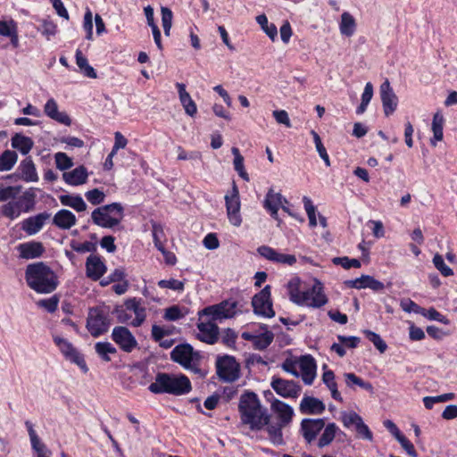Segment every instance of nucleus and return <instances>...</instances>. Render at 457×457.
I'll return each mask as SVG.
<instances>
[{
	"mask_svg": "<svg viewBox=\"0 0 457 457\" xmlns=\"http://www.w3.org/2000/svg\"><path fill=\"white\" fill-rule=\"evenodd\" d=\"M238 411L241 423L247 425L253 431L262 430L270 421L268 410L261 404L258 395L253 392L241 395Z\"/></svg>",
	"mask_w": 457,
	"mask_h": 457,
	"instance_id": "nucleus-1",
	"label": "nucleus"
},
{
	"mask_svg": "<svg viewBox=\"0 0 457 457\" xmlns=\"http://www.w3.org/2000/svg\"><path fill=\"white\" fill-rule=\"evenodd\" d=\"M28 286L38 294H49L58 285L55 273L43 262L29 264L25 270Z\"/></svg>",
	"mask_w": 457,
	"mask_h": 457,
	"instance_id": "nucleus-2",
	"label": "nucleus"
},
{
	"mask_svg": "<svg viewBox=\"0 0 457 457\" xmlns=\"http://www.w3.org/2000/svg\"><path fill=\"white\" fill-rule=\"evenodd\" d=\"M191 383L185 375L174 376L159 372L155 381L150 384L148 389L154 394H170L182 395L191 391Z\"/></svg>",
	"mask_w": 457,
	"mask_h": 457,
	"instance_id": "nucleus-3",
	"label": "nucleus"
},
{
	"mask_svg": "<svg viewBox=\"0 0 457 457\" xmlns=\"http://www.w3.org/2000/svg\"><path fill=\"white\" fill-rule=\"evenodd\" d=\"M123 218V207L120 203L100 206L92 212V221L104 228H112L118 224Z\"/></svg>",
	"mask_w": 457,
	"mask_h": 457,
	"instance_id": "nucleus-4",
	"label": "nucleus"
},
{
	"mask_svg": "<svg viewBox=\"0 0 457 457\" xmlns=\"http://www.w3.org/2000/svg\"><path fill=\"white\" fill-rule=\"evenodd\" d=\"M170 359L181 365L184 369L188 370L195 374H201L202 370L199 368L201 356L198 352L194 351V348L189 344H180L173 348L170 353Z\"/></svg>",
	"mask_w": 457,
	"mask_h": 457,
	"instance_id": "nucleus-5",
	"label": "nucleus"
},
{
	"mask_svg": "<svg viewBox=\"0 0 457 457\" xmlns=\"http://www.w3.org/2000/svg\"><path fill=\"white\" fill-rule=\"evenodd\" d=\"M35 206V195L25 192L15 201H10L1 207V213L10 220L18 218L21 212H29Z\"/></svg>",
	"mask_w": 457,
	"mask_h": 457,
	"instance_id": "nucleus-6",
	"label": "nucleus"
},
{
	"mask_svg": "<svg viewBox=\"0 0 457 457\" xmlns=\"http://www.w3.org/2000/svg\"><path fill=\"white\" fill-rule=\"evenodd\" d=\"M216 371L219 378L224 382H234L240 377V365L235 357L224 355L216 361Z\"/></svg>",
	"mask_w": 457,
	"mask_h": 457,
	"instance_id": "nucleus-7",
	"label": "nucleus"
},
{
	"mask_svg": "<svg viewBox=\"0 0 457 457\" xmlns=\"http://www.w3.org/2000/svg\"><path fill=\"white\" fill-rule=\"evenodd\" d=\"M300 298H303V301L296 303L297 305L312 308H320L328 303V298L323 293V286L317 279L314 280V284L311 287H304Z\"/></svg>",
	"mask_w": 457,
	"mask_h": 457,
	"instance_id": "nucleus-8",
	"label": "nucleus"
},
{
	"mask_svg": "<svg viewBox=\"0 0 457 457\" xmlns=\"http://www.w3.org/2000/svg\"><path fill=\"white\" fill-rule=\"evenodd\" d=\"M110 327V320L107 314L99 308L89 310L87 319V328L92 337H97L107 332Z\"/></svg>",
	"mask_w": 457,
	"mask_h": 457,
	"instance_id": "nucleus-9",
	"label": "nucleus"
},
{
	"mask_svg": "<svg viewBox=\"0 0 457 457\" xmlns=\"http://www.w3.org/2000/svg\"><path fill=\"white\" fill-rule=\"evenodd\" d=\"M237 303L223 301L219 304L204 308L198 312L199 317L207 316L212 320L232 318L236 314Z\"/></svg>",
	"mask_w": 457,
	"mask_h": 457,
	"instance_id": "nucleus-10",
	"label": "nucleus"
},
{
	"mask_svg": "<svg viewBox=\"0 0 457 457\" xmlns=\"http://www.w3.org/2000/svg\"><path fill=\"white\" fill-rule=\"evenodd\" d=\"M252 305L255 314L271 318L275 315L270 300V286L267 285L252 299Z\"/></svg>",
	"mask_w": 457,
	"mask_h": 457,
	"instance_id": "nucleus-11",
	"label": "nucleus"
},
{
	"mask_svg": "<svg viewBox=\"0 0 457 457\" xmlns=\"http://www.w3.org/2000/svg\"><path fill=\"white\" fill-rule=\"evenodd\" d=\"M54 342L67 360L77 364L85 373L88 371L83 355L77 351L71 342L59 336L54 337Z\"/></svg>",
	"mask_w": 457,
	"mask_h": 457,
	"instance_id": "nucleus-12",
	"label": "nucleus"
},
{
	"mask_svg": "<svg viewBox=\"0 0 457 457\" xmlns=\"http://www.w3.org/2000/svg\"><path fill=\"white\" fill-rule=\"evenodd\" d=\"M225 202L229 222L235 227H239L242 223L240 215V200L239 192L235 183L233 184L230 195H225Z\"/></svg>",
	"mask_w": 457,
	"mask_h": 457,
	"instance_id": "nucleus-13",
	"label": "nucleus"
},
{
	"mask_svg": "<svg viewBox=\"0 0 457 457\" xmlns=\"http://www.w3.org/2000/svg\"><path fill=\"white\" fill-rule=\"evenodd\" d=\"M112 339L126 353H131L137 346L135 337L123 326H117L112 329Z\"/></svg>",
	"mask_w": 457,
	"mask_h": 457,
	"instance_id": "nucleus-14",
	"label": "nucleus"
},
{
	"mask_svg": "<svg viewBox=\"0 0 457 457\" xmlns=\"http://www.w3.org/2000/svg\"><path fill=\"white\" fill-rule=\"evenodd\" d=\"M379 95L384 113L386 117H388L392 115L396 110L398 105V97L394 92L387 79L380 85Z\"/></svg>",
	"mask_w": 457,
	"mask_h": 457,
	"instance_id": "nucleus-15",
	"label": "nucleus"
},
{
	"mask_svg": "<svg viewBox=\"0 0 457 457\" xmlns=\"http://www.w3.org/2000/svg\"><path fill=\"white\" fill-rule=\"evenodd\" d=\"M212 319L208 321H199L197 323V328L199 333L197 338L208 345H214L219 340L220 328L217 324Z\"/></svg>",
	"mask_w": 457,
	"mask_h": 457,
	"instance_id": "nucleus-16",
	"label": "nucleus"
},
{
	"mask_svg": "<svg viewBox=\"0 0 457 457\" xmlns=\"http://www.w3.org/2000/svg\"><path fill=\"white\" fill-rule=\"evenodd\" d=\"M270 385L278 395L285 398H295L301 391L300 386L293 380H286L280 378H273Z\"/></svg>",
	"mask_w": 457,
	"mask_h": 457,
	"instance_id": "nucleus-17",
	"label": "nucleus"
},
{
	"mask_svg": "<svg viewBox=\"0 0 457 457\" xmlns=\"http://www.w3.org/2000/svg\"><path fill=\"white\" fill-rule=\"evenodd\" d=\"M51 214L47 212L38 213L25 219L21 222V229L29 236L38 233L50 219Z\"/></svg>",
	"mask_w": 457,
	"mask_h": 457,
	"instance_id": "nucleus-18",
	"label": "nucleus"
},
{
	"mask_svg": "<svg viewBox=\"0 0 457 457\" xmlns=\"http://www.w3.org/2000/svg\"><path fill=\"white\" fill-rule=\"evenodd\" d=\"M324 426L323 419H303L301 422V430L307 443L313 441Z\"/></svg>",
	"mask_w": 457,
	"mask_h": 457,
	"instance_id": "nucleus-19",
	"label": "nucleus"
},
{
	"mask_svg": "<svg viewBox=\"0 0 457 457\" xmlns=\"http://www.w3.org/2000/svg\"><path fill=\"white\" fill-rule=\"evenodd\" d=\"M282 204H287V200L284 198L280 193H275L272 188L269 189L263 201V207L276 220H279L278 217V212Z\"/></svg>",
	"mask_w": 457,
	"mask_h": 457,
	"instance_id": "nucleus-20",
	"label": "nucleus"
},
{
	"mask_svg": "<svg viewBox=\"0 0 457 457\" xmlns=\"http://www.w3.org/2000/svg\"><path fill=\"white\" fill-rule=\"evenodd\" d=\"M127 310L135 314V318L130 321V326L140 327L146 318L145 308L142 306L141 300L136 297L129 298L124 301Z\"/></svg>",
	"mask_w": 457,
	"mask_h": 457,
	"instance_id": "nucleus-21",
	"label": "nucleus"
},
{
	"mask_svg": "<svg viewBox=\"0 0 457 457\" xmlns=\"http://www.w3.org/2000/svg\"><path fill=\"white\" fill-rule=\"evenodd\" d=\"M106 266L97 255L91 254L86 262L87 276L92 280H98L105 273Z\"/></svg>",
	"mask_w": 457,
	"mask_h": 457,
	"instance_id": "nucleus-22",
	"label": "nucleus"
},
{
	"mask_svg": "<svg viewBox=\"0 0 457 457\" xmlns=\"http://www.w3.org/2000/svg\"><path fill=\"white\" fill-rule=\"evenodd\" d=\"M299 367L303 381L312 385L316 376V362L312 356L303 355L299 360Z\"/></svg>",
	"mask_w": 457,
	"mask_h": 457,
	"instance_id": "nucleus-23",
	"label": "nucleus"
},
{
	"mask_svg": "<svg viewBox=\"0 0 457 457\" xmlns=\"http://www.w3.org/2000/svg\"><path fill=\"white\" fill-rule=\"evenodd\" d=\"M271 410L277 414L280 426H287L291 421L294 415L293 408L287 403L275 399L271 403Z\"/></svg>",
	"mask_w": 457,
	"mask_h": 457,
	"instance_id": "nucleus-24",
	"label": "nucleus"
},
{
	"mask_svg": "<svg viewBox=\"0 0 457 457\" xmlns=\"http://www.w3.org/2000/svg\"><path fill=\"white\" fill-rule=\"evenodd\" d=\"M44 112L47 117L61 124L70 126L71 123V120L66 112L58 111V104L54 98L47 100L44 106Z\"/></svg>",
	"mask_w": 457,
	"mask_h": 457,
	"instance_id": "nucleus-25",
	"label": "nucleus"
},
{
	"mask_svg": "<svg viewBox=\"0 0 457 457\" xmlns=\"http://www.w3.org/2000/svg\"><path fill=\"white\" fill-rule=\"evenodd\" d=\"M325 411L322 401L312 396H304L300 403V411L303 414H321Z\"/></svg>",
	"mask_w": 457,
	"mask_h": 457,
	"instance_id": "nucleus-26",
	"label": "nucleus"
},
{
	"mask_svg": "<svg viewBox=\"0 0 457 457\" xmlns=\"http://www.w3.org/2000/svg\"><path fill=\"white\" fill-rule=\"evenodd\" d=\"M18 250L20 256L27 260L38 258L45 252L43 244L36 241L21 244L18 246Z\"/></svg>",
	"mask_w": 457,
	"mask_h": 457,
	"instance_id": "nucleus-27",
	"label": "nucleus"
},
{
	"mask_svg": "<svg viewBox=\"0 0 457 457\" xmlns=\"http://www.w3.org/2000/svg\"><path fill=\"white\" fill-rule=\"evenodd\" d=\"M88 173L85 166L80 165L62 174L63 180L71 186H79L87 180Z\"/></svg>",
	"mask_w": 457,
	"mask_h": 457,
	"instance_id": "nucleus-28",
	"label": "nucleus"
},
{
	"mask_svg": "<svg viewBox=\"0 0 457 457\" xmlns=\"http://www.w3.org/2000/svg\"><path fill=\"white\" fill-rule=\"evenodd\" d=\"M178 88L179 101L187 114L193 117L197 112L195 103L191 98L190 95L186 90V86L183 83H176Z\"/></svg>",
	"mask_w": 457,
	"mask_h": 457,
	"instance_id": "nucleus-29",
	"label": "nucleus"
},
{
	"mask_svg": "<svg viewBox=\"0 0 457 457\" xmlns=\"http://www.w3.org/2000/svg\"><path fill=\"white\" fill-rule=\"evenodd\" d=\"M76 216L69 210L62 209L53 218V224L62 229H70L76 224Z\"/></svg>",
	"mask_w": 457,
	"mask_h": 457,
	"instance_id": "nucleus-30",
	"label": "nucleus"
},
{
	"mask_svg": "<svg viewBox=\"0 0 457 457\" xmlns=\"http://www.w3.org/2000/svg\"><path fill=\"white\" fill-rule=\"evenodd\" d=\"M33 145V140L29 137L23 136L22 134L16 133L12 137V146L14 149L20 151L23 155L29 154Z\"/></svg>",
	"mask_w": 457,
	"mask_h": 457,
	"instance_id": "nucleus-31",
	"label": "nucleus"
},
{
	"mask_svg": "<svg viewBox=\"0 0 457 457\" xmlns=\"http://www.w3.org/2000/svg\"><path fill=\"white\" fill-rule=\"evenodd\" d=\"M20 170L21 172V178L25 181L36 182L38 180L35 164L30 157L25 158L21 162Z\"/></svg>",
	"mask_w": 457,
	"mask_h": 457,
	"instance_id": "nucleus-32",
	"label": "nucleus"
},
{
	"mask_svg": "<svg viewBox=\"0 0 457 457\" xmlns=\"http://www.w3.org/2000/svg\"><path fill=\"white\" fill-rule=\"evenodd\" d=\"M59 199L62 205L71 207L77 212H83L87 209L85 201L79 195H62Z\"/></svg>",
	"mask_w": 457,
	"mask_h": 457,
	"instance_id": "nucleus-33",
	"label": "nucleus"
},
{
	"mask_svg": "<svg viewBox=\"0 0 457 457\" xmlns=\"http://www.w3.org/2000/svg\"><path fill=\"white\" fill-rule=\"evenodd\" d=\"M303 288L304 287H303L302 281L298 277L292 278L287 283L290 301L295 304L302 303L303 299L300 298V295L303 293Z\"/></svg>",
	"mask_w": 457,
	"mask_h": 457,
	"instance_id": "nucleus-34",
	"label": "nucleus"
},
{
	"mask_svg": "<svg viewBox=\"0 0 457 457\" xmlns=\"http://www.w3.org/2000/svg\"><path fill=\"white\" fill-rule=\"evenodd\" d=\"M322 381L330 390L332 398L335 399L336 401L343 402L341 394L337 390V384L335 381V374L332 370H328L324 371L322 375Z\"/></svg>",
	"mask_w": 457,
	"mask_h": 457,
	"instance_id": "nucleus-35",
	"label": "nucleus"
},
{
	"mask_svg": "<svg viewBox=\"0 0 457 457\" xmlns=\"http://www.w3.org/2000/svg\"><path fill=\"white\" fill-rule=\"evenodd\" d=\"M339 29L344 36L351 37L354 34L356 22L352 14L347 12L342 13Z\"/></svg>",
	"mask_w": 457,
	"mask_h": 457,
	"instance_id": "nucleus-36",
	"label": "nucleus"
},
{
	"mask_svg": "<svg viewBox=\"0 0 457 457\" xmlns=\"http://www.w3.org/2000/svg\"><path fill=\"white\" fill-rule=\"evenodd\" d=\"M443 126H444V117L439 112L434 114L432 120V131L434 134L433 138L430 139V144L433 146L436 145L437 141L443 140L444 133H443Z\"/></svg>",
	"mask_w": 457,
	"mask_h": 457,
	"instance_id": "nucleus-37",
	"label": "nucleus"
},
{
	"mask_svg": "<svg viewBox=\"0 0 457 457\" xmlns=\"http://www.w3.org/2000/svg\"><path fill=\"white\" fill-rule=\"evenodd\" d=\"M76 63L80 71L87 78L96 79L97 77L95 69L88 64L87 59L82 54L80 50L76 51Z\"/></svg>",
	"mask_w": 457,
	"mask_h": 457,
	"instance_id": "nucleus-38",
	"label": "nucleus"
},
{
	"mask_svg": "<svg viewBox=\"0 0 457 457\" xmlns=\"http://www.w3.org/2000/svg\"><path fill=\"white\" fill-rule=\"evenodd\" d=\"M286 426H280V423L268 424L265 428L268 432L269 439L275 445H282L285 444L282 428Z\"/></svg>",
	"mask_w": 457,
	"mask_h": 457,
	"instance_id": "nucleus-39",
	"label": "nucleus"
},
{
	"mask_svg": "<svg viewBox=\"0 0 457 457\" xmlns=\"http://www.w3.org/2000/svg\"><path fill=\"white\" fill-rule=\"evenodd\" d=\"M96 353L104 361H110V354L117 353L116 348L109 342H98L95 345Z\"/></svg>",
	"mask_w": 457,
	"mask_h": 457,
	"instance_id": "nucleus-40",
	"label": "nucleus"
},
{
	"mask_svg": "<svg viewBox=\"0 0 457 457\" xmlns=\"http://www.w3.org/2000/svg\"><path fill=\"white\" fill-rule=\"evenodd\" d=\"M262 328L264 329V332L260 335H256L253 342L254 348L257 350L266 349L274 339V334L268 330L267 326H264Z\"/></svg>",
	"mask_w": 457,
	"mask_h": 457,
	"instance_id": "nucleus-41",
	"label": "nucleus"
},
{
	"mask_svg": "<svg viewBox=\"0 0 457 457\" xmlns=\"http://www.w3.org/2000/svg\"><path fill=\"white\" fill-rule=\"evenodd\" d=\"M344 377L346 386L350 388H353L354 386H358L369 392H373V386L371 383L364 381L361 378L357 377L354 373H345Z\"/></svg>",
	"mask_w": 457,
	"mask_h": 457,
	"instance_id": "nucleus-42",
	"label": "nucleus"
},
{
	"mask_svg": "<svg viewBox=\"0 0 457 457\" xmlns=\"http://www.w3.org/2000/svg\"><path fill=\"white\" fill-rule=\"evenodd\" d=\"M338 428L335 423H329L325 427V429L319 439L318 446L323 448L332 443L336 436Z\"/></svg>",
	"mask_w": 457,
	"mask_h": 457,
	"instance_id": "nucleus-43",
	"label": "nucleus"
},
{
	"mask_svg": "<svg viewBox=\"0 0 457 457\" xmlns=\"http://www.w3.org/2000/svg\"><path fill=\"white\" fill-rule=\"evenodd\" d=\"M257 23L261 26L262 29L266 35L272 40L275 41L278 36V29L275 24L269 23L265 14H260L256 17Z\"/></svg>",
	"mask_w": 457,
	"mask_h": 457,
	"instance_id": "nucleus-44",
	"label": "nucleus"
},
{
	"mask_svg": "<svg viewBox=\"0 0 457 457\" xmlns=\"http://www.w3.org/2000/svg\"><path fill=\"white\" fill-rule=\"evenodd\" d=\"M231 152L234 155V169L244 180L249 181V176L244 166V157L241 155L239 149L237 147H232Z\"/></svg>",
	"mask_w": 457,
	"mask_h": 457,
	"instance_id": "nucleus-45",
	"label": "nucleus"
},
{
	"mask_svg": "<svg viewBox=\"0 0 457 457\" xmlns=\"http://www.w3.org/2000/svg\"><path fill=\"white\" fill-rule=\"evenodd\" d=\"M17 154L13 151L5 150L0 155V171H7L12 169L17 162Z\"/></svg>",
	"mask_w": 457,
	"mask_h": 457,
	"instance_id": "nucleus-46",
	"label": "nucleus"
},
{
	"mask_svg": "<svg viewBox=\"0 0 457 457\" xmlns=\"http://www.w3.org/2000/svg\"><path fill=\"white\" fill-rule=\"evenodd\" d=\"M372 96H373V86L370 82H368V83H366V85L364 87L363 93L361 95V102L356 109L357 114H362L366 111L370 102L372 99Z\"/></svg>",
	"mask_w": 457,
	"mask_h": 457,
	"instance_id": "nucleus-47",
	"label": "nucleus"
},
{
	"mask_svg": "<svg viewBox=\"0 0 457 457\" xmlns=\"http://www.w3.org/2000/svg\"><path fill=\"white\" fill-rule=\"evenodd\" d=\"M152 234H153L154 243L155 247L159 251H162V247L164 246L163 242L166 240L162 226L160 223L153 222L152 223Z\"/></svg>",
	"mask_w": 457,
	"mask_h": 457,
	"instance_id": "nucleus-48",
	"label": "nucleus"
},
{
	"mask_svg": "<svg viewBox=\"0 0 457 457\" xmlns=\"http://www.w3.org/2000/svg\"><path fill=\"white\" fill-rule=\"evenodd\" d=\"M112 313L116 316L119 323L130 325V321L133 320L131 313L127 310L125 303L120 305H116Z\"/></svg>",
	"mask_w": 457,
	"mask_h": 457,
	"instance_id": "nucleus-49",
	"label": "nucleus"
},
{
	"mask_svg": "<svg viewBox=\"0 0 457 457\" xmlns=\"http://www.w3.org/2000/svg\"><path fill=\"white\" fill-rule=\"evenodd\" d=\"M312 136L313 137V141L315 144V147L317 152L319 153L320 157L324 161L327 167L330 166L329 156L327 153L325 146L321 142V138L319 134L315 130L311 131Z\"/></svg>",
	"mask_w": 457,
	"mask_h": 457,
	"instance_id": "nucleus-50",
	"label": "nucleus"
},
{
	"mask_svg": "<svg viewBox=\"0 0 457 457\" xmlns=\"http://www.w3.org/2000/svg\"><path fill=\"white\" fill-rule=\"evenodd\" d=\"M56 168L60 170H66L73 166V162L65 153H56L54 155Z\"/></svg>",
	"mask_w": 457,
	"mask_h": 457,
	"instance_id": "nucleus-51",
	"label": "nucleus"
},
{
	"mask_svg": "<svg viewBox=\"0 0 457 457\" xmlns=\"http://www.w3.org/2000/svg\"><path fill=\"white\" fill-rule=\"evenodd\" d=\"M366 336V337L373 343L374 346L382 353H384L386 348H387V345L386 344V342L381 338V337L373 332V331H370V330H364L363 332Z\"/></svg>",
	"mask_w": 457,
	"mask_h": 457,
	"instance_id": "nucleus-52",
	"label": "nucleus"
},
{
	"mask_svg": "<svg viewBox=\"0 0 457 457\" xmlns=\"http://www.w3.org/2000/svg\"><path fill=\"white\" fill-rule=\"evenodd\" d=\"M362 288H370L373 291L379 292L384 290L385 286L382 282L377 280L370 275H362Z\"/></svg>",
	"mask_w": 457,
	"mask_h": 457,
	"instance_id": "nucleus-53",
	"label": "nucleus"
},
{
	"mask_svg": "<svg viewBox=\"0 0 457 457\" xmlns=\"http://www.w3.org/2000/svg\"><path fill=\"white\" fill-rule=\"evenodd\" d=\"M21 191V187H0V202L15 199Z\"/></svg>",
	"mask_w": 457,
	"mask_h": 457,
	"instance_id": "nucleus-54",
	"label": "nucleus"
},
{
	"mask_svg": "<svg viewBox=\"0 0 457 457\" xmlns=\"http://www.w3.org/2000/svg\"><path fill=\"white\" fill-rule=\"evenodd\" d=\"M433 263L444 277H450L453 274V270L445 263L443 257L439 253L434 255Z\"/></svg>",
	"mask_w": 457,
	"mask_h": 457,
	"instance_id": "nucleus-55",
	"label": "nucleus"
},
{
	"mask_svg": "<svg viewBox=\"0 0 457 457\" xmlns=\"http://www.w3.org/2000/svg\"><path fill=\"white\" fill-rule=\"evenodd\" d=\"M400 306L405 312H415L418 314L425 315V309L419 306L411 299H403L400 302Z\"/></svg>",
	"mask_w": 457,
	"mask_h": 457,
	"instance_id": "nucleus-56",
	"label": "nucleus"
},
{
	"mask_svg": "<svg viewBox=\"0 0 457 457\" xmlns=\"http://www.w3.org/2000/svg\"><path fill=\"white\" fill-rule=\"evenodd\" d=\"M85 196L87 200L94 205L102 204L105 198L104 193L98 188H94L86 192Z\"/></svg>",
	"mask_w": 457,
	"mask_h": 457,
	"instance_id": "nucleus-57",
	"label": "nucleus"
},
{
	"mask_svg": "<svg viewBox=\"0 0 457 457\" xmlns=\"http://www.w3.org/2000/svg\"><path fill=\"white\" fill-rule=\"evenodd\" d=\"M342 422L345 427L349 428L352 425L357 426V424L362 420V418L355 411H344L342 412Z\"/></svg>",
	"mask_w": 457,
	"mask_h": 457,
	"instance_id": "nucleus-58",
	"label": "nucleus"
},
{
	"mask_svg": "<svg viewBox=\"0 0 457 457\" xmlns=\"http://www.w3.org/2000/svg\"><path fill=\"white\" fill-rule=\"evenodd\" d=\"M161 288H169L176 291H182L184 289V283L175 278L162 279L158 282Z\"/></svg>",
	"mask_w": 457,
	"mask_h": 457,
	"instance_id": "nucleus-59",
	"label": "nucleus"
},
{
	"mask_svg": "<svg viewBox=\"0 0 457 457\" xmlns=\"http://www.w3.org/2000/svg\"><path fill=\"white\" fill-rule=\"evenodd\" d=\"M59 298L53 295L48 299H42L37 302V305L45 308L48 312H54L57 310Z\"/></svg>",
	"mask_w": 457,
	"mask_h": 457,
	"instance_id": "nucleus-60",
	"label": "nucleus"
},
{
	"mask_svg": "<svg viewBox=\"0 0 457 457\" xmlns=\"http://www.w3.org/2000/svg\"><path fill=\"white\" fill-rule=\"evenodd\" d=\"M83 28L87 32L86 38L93 40V15L90 10H87L84 15Z\"/></svg>",
	"mask_w": 457,
	"mask_h": 457,
	"instance_id": "nucleus-61",
	"label": "nucleus"
},
{
	"mask_svg": "<svg viewBox=\"0 0 457 457\" xmlns=\"http://www.w3.org/2000/svg\"><path fill=\"white\" fill-rule=\"evenodd\" d=\"M202 159V154L198 151H192L190 153L186 152L181 146H178V160L185 161V160H195L200 161Z\"/></svg>",
	"mask_w": 457,
	"mask_h": 457,
	"instance_id": "nucleus-62",
	"label": "nucleus"
},
{
	"mask_svg": "<svg viewBox=\"0 0 457 457\" xmlns=\"http://www.w3.org/2000/svg\"><path fill=\"white\" fill-rule=\"evenodd\" d=\"M16 30H17V25L12 20H11L10 21H0V35L1 36L9 37Z\"/></svg>",
	"mask_w": 457,
	"mask_h": 457,
	"instance_id": "nucleus-63",
	"label": "nucleus"
},
{
	"mask_svg": "<svg viewBox=\"0 0 457 457\" xmlns=\"http://www.w3.org/2000/svg\"><path fill=\"white\" fill-rule=\"evenodd\" d=\"M183 316L180 308L177 305H173L165 310L163 317L166 320L175 321L183 318Z\"/></svg>",
	"mask_w": 457,
	"mask_h": 457,
	"instance_id": "nucleus-64",
	"label": "nucleus"
}]
</instances>
